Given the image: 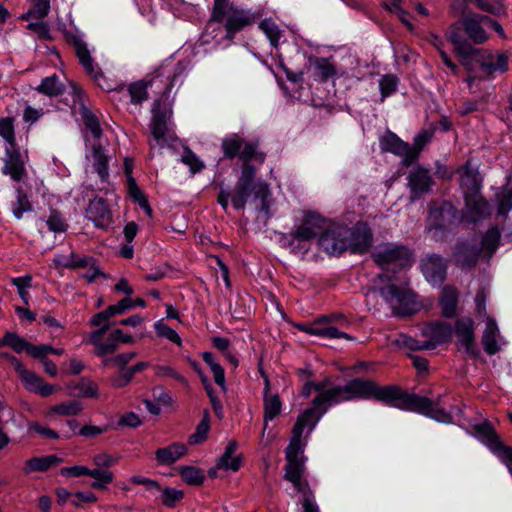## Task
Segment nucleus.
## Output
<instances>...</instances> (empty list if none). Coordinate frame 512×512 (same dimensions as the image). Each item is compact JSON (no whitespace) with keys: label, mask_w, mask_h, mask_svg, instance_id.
I'll return each mask as SVG.
<instances>
[{"label":"nucleus","mask_w":512,"mask_h":512,"mask_svg":"<svg viewBox=\"0 0 512 512\" xmlns=\"http://www.w3.org/2000/svg\"><path fill=\"white\" fill-rule=\"evenodd\" d=\"M20 379L24 386L32 392H35L38 388V386L41 384V381L43 380L41 377L37 376L35 373L27 370L20 376Z\"/></svg>","instance_id":"69168bd1"},{"label":"nucleus","mask_w":512,"mask_h":512,"mask_svg":"<svg viewBox=\"0 0 512 512\" xmlns=\"http://www.w3.org/2000/svg\"><path fill=\"white\" fill-rule=\"evenodd\" d=\"M330 384V378H325L320 382H314L313 389L318 392L317 396L312 400V405L316 407L327 406L332 403L339 402V396H329L330 391H333L335 387L326 389Z\"/></svg>","instance_id":"2f4dec72"},{"label":"nucleus","mask_w":512,"mask_h":512,"mask_svg":"<svg viewBox=\"0 0 512 512\" xmlns=\"http://www.w3.org/2000/svg\"><path fill=\"white\" fill-rule=\"evenodd\" d=\"M128 92L133 104H141L148 98L147 85L143 81L130 84Z\"/></svg>","instance_id":"3c124183"},{"label":"nucleus","mask_w":512,"mask_h":512,"mask_svg":"<svg viewBox=\"0 0 512 512\" xmlns=\"http://www.w3.org/2000/svg\"><path fill=\"white\" fill-rule=\"evenodd\" d=\"M259 27L266 34L271 45L277 47L281 37L278 25L270 19H264L260 22Z\"/></svg>","instance_id":"8fccbe9b"},{"label":"nucleus","mask_w":512,"mask_h":512,"mask_svg":"<svg viewBox=\"0 0 512 512\" xmlns=\"http://www.w3.org/2000/svg\"><path fill=\"white\" fill-rule=\"evenodd\" d=\"M458 172L460 174L459 185L464 198L481 193L482 177L477 170L471 167L470 162H466Z\"/></svg>","instance_id":"5701e85b"},{"label":"nucleus","mask_w":512,"mask_h":512,"mask_svg":"<svg viewBox=\"0 0 512 512\" xmlns=\"http://www.w3.org/2000/svg\"><path fill=\"white\" fill-rule=\"evenodd\" d=\"M221 148L225 159H233L238 156L243 164H249L252 159L259 162L264 161V154L257 151L256 144L246 142L238 134H232L222 140Z\"/></svg>","instance_id":"39448f33"},{"label":"nucleus","mask_w":512,"mask_h":512,"mask_svg":"<svg viewBox=\"0 0 512 512\" xmlns=\"http://www.w3.org/2000/svg\"><path fill=\"white\" fill-rule=\"evenodd\" d=\"M2 173L8 175L16 182L22 181L26 176V168L22 156L15 149H6Z\"/></svg>","instance_id":"393cba45"},{"label":"nucleus","mask_w":512,"mask_h":512,"mask_svg":"<svg viewBox=\"0 0 512 512\" xmlns=\"http://www.w3.org/2000/svg\"><path fill=\"white\" fill-rule=\"evenodd\" d=\"M500 241V232L497 227L489 229L483 236L481 242V250H483L488 257L496 251Z\"/></svg>","instance_id":"c03bdc74"},{"label":"nucleus","mask_w":512,"mask_h":512,"mask_svg":"<svg viewBox=\"0 0 512 512\" xmlns=\"http://www.w3.org/2000/svg\"><path fill=\"white\" fill-rule=\"evenodd\" d=\"M434 135V129H426L419 132L413 141V145H410L411 154L409 155L410 161H416L419 157L420 152L428 144Z\"/></svg>","instance_id":"ea45409f"},{"label":"nucleus","mask_w":512,"mask_h":512,"mask_svg":"<svg viewBox=\"0 0 512 512\" xmlns=\"http://www.w3.org/2000/svg\"><path fill=\"white\" fill-rule=\"evenodd\" d=\"M29 345V342L13 332H6L3 338L0 340V346H8L16 353H21L23 351L27 352Z\"/></svg>","instance_id":"37998d69"},{"label":"nucleus","mask_w":512,"mask_h":512,"mask_svg":"<svg viewBox=\"0 0 512 512\" xmlns=\"http://www.w3.org/2000/svg\"><path fill=\"white\" fill-rule=\"evenodd\" d=\"M62 462V459L56 455H47L43 457H33L28 459L23 467L25 474L32 472H45L53 466Z\"/></svg>","instance_id":"c756f323"},{"label":"nucleus","mask_w":512,"mask_h":512,"mask_svg":"<svg viewBox=\"0 0 512 512\" xmlns=\"http://www.w3.org/2000/svg\"><path fill=\"white\" fill-rule=\"evenodd\" d=\"M110 317L106 310L96 313L90 320L91 326H98V329H104V334L110 328Z\"/></svg>","instance_id":"774afa93"},{"label":"nucleus","mask_w":512,"mask_h":512,"mask_svg":"<svg viewBox=\"0 0 512 512\" xmlns=\"http://www.w3.org/2000/svg\"><path fill=\"white\" fill-rule=\"evenodd\" d=\"M486 19H488V16L472 12L465 15L462 19L465 33L475 44H483L488 39L486 31L481 26L482 23H486Z\"/></svg>","instance_id":"b1692460"},{"label":"nucleus","mask_w":512,"mask_h":512,"mask_svg":"<svg viewBox=\"0 0 512 512\" xmlns=\"http://www.w3.org/2000/svg\"><path fill=\"white\" fill-rule=\"evenodd\" d=\"M171 115V110H161L160 102L155 101L152 109V119L149 124L153 142L149 141L151 148L155 146L163 147L167 143L168 126L167 120Z\"/></svg>","instance_id":"9d476101"},{"label":"nucleus","mask_w":512,"mask_h":512,"mask_svg":"<svg viewBox=\"0 0 512 512\" xmlns=\"http://www.w3.org/2000/svg\"><path fill=\"white\" fill-rule=\"evenodd\" d=\"M303 471L304 458L286 459L285 479L290 481L297 491L303 492L304 498H311V492L309 490L306 491L307 483L302 481Z\"/></svg>","instance_id":"a878e982"},{"label":"nucleus","mask_w":512,"mask_h":512,"mask_svg":"<svg viewBox=\"0 0 512 512\" xmlns=\"http://www.w3.org/2000/svg\"><path fill=\"white\" fill-rule=\"evenodd\" d=\"M48 228L53 232H65L67 230V223L64 221L62 215L57 210H51L50 215L46 221Z\"/></svg>","instance_id":"bf43d9fd"},{"label":"nucleus","mask_w":512,"mask_h":512,"mask_svg":"<svg viewBox=\"0 0 512 512\" xmlns=\"http://www.w3.org/2000/svg\"><path fill=\"white\" fill-rule=\"evenodd\" d=\"M224 21L226 38L232 39L237 32L253 24L255 17L244 10L234 7L230 1L216 0L205 32L207 33L214 23L221 24Z\"/></svg>","instance_id":"7ed1b4c3"},{"label":"nucleus","mask_w":512,"mask_h":512,"mask_svg":"<svg viewBox=\"0 0 512 512\" xmlns=\"http://www.w3.org/2000/svg\"><path fill=\"white\" fill-rule=\"evenodd\" d=\"M154 328L156 330V333L159 337H164L171 342L177 344L178 346L181 345L182 341L180 336L176 333V331L172 328H170L168 325H166L163 320H160L155 323Z\"/></svg>","instance_id":"4d7b16f0"},{"label":"nucleus","mask_w":512,"mask_h":512,"mask_svg":"<svg viewBox=\"0 0 512 512\" xmlns=\"http://www.w3.org/2000/svg\"><path fill=\"white\" fill-rule=\"evenodd\" d=\"M347 239V250L352 253H365L372 244V232L368 225L364 222H357L352 228L348 227V233L345 234Z\"/></svg>","instance_id":"ddd939ff"},{"label":"nucleus","mask_w":512,"mask_h":512,"mask_svg":"<svg viewBox=\"0 0 512 512\" xmlns=\"http://www.w3.org/2000/svg\"><path fill=\"white\" fill-rule=\"evenodd\" d=\"M380 147L384 152H390L402 157V165L409 167L413 161L409 160L411 154L410 144L402 141L395 133L388 131L380 139Z\"/></svg>","instance_id":"4be33fe9"},{"label":"nucleus","mask_w":512,"mask_h":512,"mask_svg":"<svg viewBox=\"0 0 512 512\" xmlns=\"http://www.w3.org/2000/svg\"><path fill=\"white\" fill-rule=\"evenodd\" d=\"M379 293L391 306L394 315H411L418 310L415 294L406 288L390 284L380 288Z\"/></svg>","instance_id":"20e7f679"},{"label":"nucleus","mask_w":512,"mask_h":512,"mask_svg":"<svg viewBox=\"0 0 512 512\" xmlns=\"http://www.w3.org/2000/svg\"><path fill=\"white\" fill-rule=\"evenodd\" d=\"M133 377L134 375L129 368L120 369V372L111 378V385L115 388L125 387Z\"/></svg>","instance_id":"e2e57ef3"},{"label":"nucleus","mask_w":512,"mask_h":512,"mask_svg":"<svg viewBox=\"0 0 512 512\" xmlns=\"http://www.w3.org/2000/svg\"><path fill=\"white\" fill-rule=\"evenodd\" d=\"M210 430V416L208 410L204 411L202 420L198 423L196 430L188 438L190 445H196L204 442L207 439Z\"/></svg>","instance_id":"79ce46f5"},{"label":"nucleus","mask_w":512,"mask_h":512,"mask_svg":"<svg viewBox=\"0 0 512 512\" xmlns=\"http://www.w3.org/2000/svg\"><path fill=\"white\" fill-rule=\"evenodd\" d=\"M187 453V447L183 443L174 442L171 445L159 448L155 452L156 460L161 465H171Z\"/></svg>","instance_id":"cd10ccee"},{"label":"nucleus","mask_w":512,"mask_h":512,"mask_svg":"<svg viewBox=\"0 0 512 512\" xmlns=\"http://www.w3.org/2000/svg\"><path fill=\"white\" fill-rule=\"evenodd\" d=\"M255 168L250 164H243L241 174L234 186L232 192L221 189L217 195V202L224 211L228 209V201L231 199L233 207L237 210H243L250 195L254 196V201L259 200V210L270 217L268 196L270 194L269 186L262 181H255Z\"/></svg>","instance_id":"f03ea898"},{"label":"nucleus","mask_w":512,"mask_h":512,"mask_svg":"<svg viewBox=\"0 0 512 512\" xmlns=\"http://www.w3.org/2000/svg\"><path fill=\"white\" fill-rule=\"evenodd\" d=\"M83 406L79 401L71 400L54 405L51 408V413L63 415V416H75L81 413Z\"/></svg>","instance_id":"de8ad7c7"},{"label":"nucleus","mask_w":512,"mask_h":512,"mask_svg":"<svg viewBox=\"0 0 512 512\" xmlns=\"http://www.w3.org/2000/svg\"><path fill=\"white\" fill-rule=\"evenodd\" d=\"M326 225L325 219L314 214H308L302 223L292 232V236L299 241H308L324 231Z\"/></svg>","instance_id":"412c9836"},{"label":"nucleus","mask_w":512,"mask_h":512,"mask_svg":"<svg viewBox=\"0 0 512 512\" xmlns=\"http://www.w3.org/2000/svg\"><path fill=\"white\" fill-rule=\"evenodd\" d=\"M463 29L462 20L451 24L446 32L447 39L453 44L454 51L468 48L470 44L461 34Z\"/></svg>","instance_id":"58836bf2"},{"label":"nucleus","mask_w":512,"mask_h":512,"mask_svg":"<svg viewBox=\"0 0 512 512\" xmlns=\"http://www.w3.org/2000/svg\"><path fill=\"white\" fill-rule=\"evenodd\" d=\"M458 303V292L450 286H444L439 298V304L442 309V315L446 318H452L456 315Z\"/></svg>","instance_id":"7c9ffc66"},{"label":"nucleus","mask_w":512,"mask_h":512,"mask_svg":"<svg viewBox=\"0 0 512 512\" xmlns=\"http://www.w3.org/2000/svg\"><path fill=\"white\" fill-rule=\"evenodd\" d=\"M398 77L393 74L384 75L379 81V87L381 91V100L383 101L386 97L393 94L398 85Z\"/></svg>","instance_id":"5fc2aeb1"},{"label":"nucleus","mask_w":512,"mask_h":512,"mask_svg":"<svg viewBox=\"0 0 512 512\" xmlns=\"http://www.w3.org/2000/svg\"><path fill=\"white\" fill-rule=\"evenodd\" d=\"M407 180L412 200L418 199L423 194L428 193L434 184L429 170L421 166L411 169Z\"/></svg>","instance_id":"f3484780"},{"label":"nucleus","mask_w":512,"mask_h":512,"mask_svg":"<svg viewBox=\"0 0 512 512\" xmlns=\"http://www.w3.org/2000/svg\"><path fill=\"white\" fill-rule=\"evenodd\" d=\"M36 91L49 97H58L65 91V85L59 80L57 75L46 77L41 84L37 86Z\"/></svg>","instance_id":"4c0bfd02"},{"label":"nucleus","mask_w":512,"mask_h":512,"mask_svg":"<svg viewBox=\"0 0 512 512\" xmlns=\"http://www.w3.org/2000/svg\"><path fill=\"white\" fill-rule=\"evenodd\" d=\"M460 59L461 64L469 71L474 72L478 69L479 64L477 59L484 58V54H487L486 50L475 49L471 44L466 49H459L455 51Z\"/></svg>","instance_id":"473e14b6"},{"label":"nucleus","mask_w":512,"mask_h":512,"mask_svg":"<svg viewBox=\"0 0 512 512\" xmlns=\"http://www.w3.org/2000/svg\"><path fill=\"white\" fill-rule=\"evenodd\" d=\"M93 167L98 173L102 181H106L109 176L108 172V157L104 154L101 142L91 143Z\"/></svg>","instance_id":"f704fd0d"},{"label":"nucleus","mask_w":512,"mask_h":512,"mask_svg":"<svg viewBox=\"0 0 512 512\" xmlns=\"http://www.w3.org/2000/svg\"><path fill=\"white\" fill-rule=\"evenodd\" d=\"M79 391V395L87 398L98 397V387L96 383L88 378H81L74 386Z\"/></svg>","instance_id":"864d4df0"},{"label":"nucleus","mask_w":512,"mask_h":512,"mask_svg":"<svg viewBox=\"0 0 512 512\" xmlns=\"http://www.w3.org/2000/svg\"><path fill=\"white\" fill-rule=\"evenodd\" d=\"M422 335L427 338L428 345L426 347L435 349L437 346L450 341L452 328L449 323L436 321L426 324L422 328Z\"/></svg>","instance_id":"6ab92c4d"},{"label":"nucleus","mask_w":512,"mask_h":512,"mask_svg":"<svg viewBox=\"0 0 512 512\" xmlns=\"http://www.w3.org/2000/svg\"><path fill=\"white\" fill-rule=\"evenodd\" d=\"M65 40L73 48L75 56L85 72L93 78H97L100 74L99 68L94 64L90 50L84 39L79 34L66 32Z\"/></svg>","instance_id":"1a4fd4ad"},{"label":"nucleus","mask_w":512,"mask_h":512,"mask_svg":"<svg viewBox=\"0 0 512 512\" xmlns=\"http://www.w3.org/2000/svg\"><path fill=\"white\" fill-rule=\"evenodd\" d=\"M309 62L314 78L320 82H326L336 74V68L328 58L310 57Z\"/></svg>","instance_id":"c85d7f7f"},{"label":"nucleus","mask_w":512,"mask_h":512,"mask_svg":"<svg viewBox=\"0 0 512 512\" xmlns=\"http://www.w3.org/2000/svg\"><path fill=\"white\" fill-rule=\"evenodd\" d=\"M50 10L49 0H34L33 8L27 12L31 18L43 19L45 18Z\"/></svg>","instance_id":"052dcab7"},{"label":"nucleus","mask_w":512,"mask_h":512,"mask_svg":"<svg viewBox=\"0 0 512 512\" xmlns=\"http://www.w3.org/2000/svg\"><path fill=\"white\" fill-rule=\"evenodd\" d=\"M455 335L457 337V345L464 348L465 352L472 357L479 355V350L475 345L474 321L469 317L457 319L455 323Z\"/></svg>","instance_id":"2eb2a0df"},{"label":"nucleus","mask_w":512,"mask_h":512,"mask_svg":"<svg viewBox=\"0 0 512 512\" xmlns=\"http://www.w3.org/2000/svg\"><path fill=\"white\" fill-rule=\"evenodd\" d=\"M238 448L236 440H230L225 448V451L218 462V467L229 469L232 471H238L241 466V455L233 457V454Z\"/></svg>","instance_id":"e433bc0d"},{"label":"nucleus","mask_w":512,"mask_h":512,"mask_svg":"<svg viewBox=\"0 0 512 512\" xmlns=\"http://www.w3.org/2000/svg\"><path fill=\"white\" fill-rule=\"evenodd\" d=\"M301 434H292L289 445L286 448V459L304 458Z\"/></svg>","instance_id":"6e6d98bb"},{"label":"nucleus","mask_w":512,"mask_h":512,"mask_svg":"<svg viewBox=\"0 0 512 512\" xmlns=\"http://www.w3.org/2000/svg\"><path fill=\"white\" fill-rule=\"evenodd\" d=\"M329 396H339V402L352 398H374L389 406L417 412L438 422H452V415L438 406L440 396L434 403L428 397L408 393L397 385L378 386L371 380L356 378L343 386H335Z\"/></svg>","instance_id":"f257e3e1"},{"label":"nucleus","mask_w":512,"mask_h":512,"mask_svg":"<svg viewBox=\"0 0 512 512\" xmlns=\"http://www.w3.org/2000/svg\"><path fill=\"white\" fill-rule=\"evenodd\" d=\"M474 2L480 10L493 15H500L504 11L503 5L499 0H494L491 3L486 0H474Z\"/></svg>","instance_id":"680f3d73"},{"label":"nucleus","mask_w":512,"mask_h":512,"mask_svg":"<svg viewBox=\"0 0 512 512\" xmlns=\"http://www.w3.org/2000/svg\"><path fill=\"white\" fill-rule=\"evenodd\" d=\"M32 205L28 200L27 195L23 192L22 188L17 189V201L13 207V214L17 219L23 216L24 212L30 211Z\"/></svg>","instance_id":"13d9d810"},{"label":"nucleus","mask_w":512,"mask_h":512,"mask_svg":"<svg viewBox=\"0 0 512 512\" xmlns=\"http://www.w3.org/2000/svg\"><path fill=\"white\" fill-rule=\"evenodd\" d=\"M179 473L189 485H201L205 480L204 472L194 466H183L179 469Z\"/></svg>","instance_id":"49530a36"},{"label":"nucleus","mask_w":512,"mask_h":512,"mask_svg":"<svg viewBox=\"0 0 512 512\" xmlns=\"http://www.w3.org/2000/svg\"><path fill=\"white\" fill-rule=\"evenodd\" d=\"M0 136L14 148L16 145L15 130H14V119L11 117H5L0 119Z\"/></svg>","instance_id":"09e8293b"},{"label":"nucleus","mask_w":512,"mask_h":512,"mask_svg":"<svg viewBox=\"0 0 512 512\" xmlns=\"http://www.w3.org/2000/svg\"><path fill=\"white\" fill-rule=\"evenodd\" d=\"M457 218L456 208L447 201L431 202L428 213V220L434 229H447Z\"/></svg>","instance_id":"f8f14e48"},{"label":"nucleus","mask_w":512,"mask_h":512,"mask_svg":"<svg viewBox=\"0 0 512 512\" xmlns=\"http://www.w3.org/2000/svg\"><path fill=\"white\" fill-rule=\"evenodd\" d=\"M492 211V205L482 193L464 198L463 217L470 223H478L487 219L491 216Z\"/></svg>","instance_id":"9b49d317"},{"label":"nucleus","mask_w":512,"mask_h":512,"mask_svg":"<svg viewBox=\"0 0 512 512\" xmlns=\"http://www.w3.org/2000/svg\"><path fill=\"white\" fill-rule=\"evenodd\" d=\"M155 374L159 377H171L181 383H187L186 379L172 367L166 365H157L154 367Z\"/></svg>","instance_id":"0e129e2a"},{"label":"nucleus","mask_w":512,"mask_h":512,"mask_svg":"<svg viewBox=\"0 0 512 512\" xmlns=\"http://www.w3.org/2000/svg\"><path fill=\"white\" fill-rule=\"evenodd\" d=\"M348 233L347 226H336L327 228L320 234L318 239L319 247L330 255H339L347 250V239L345 234Z\"/></svg>","instance_id":"6e6552de"},{"label":"nucleus","mask_w":512,"mask_h":512,"mask_svg":"<svg viewBox=\"0 0 512 512\" xmlns=\"http://www.w3.org/2000/svg\"><path fill=\"white\" fill-rule=\"evenodd\" d=\"M86 217L98 228H107L112 224L111 210L103 198L95 197L89 201Z\"/></svg>","instance_id":"aec40b11"},{"label":"nucleus","mask_w":512,"mask_h":512,"mask_svg":"<svg viewBox=\"0 0 512 512\" xmlns=\"http://www.w3.org/2000/svg\"><path fill=\"white\" fill-rule=\"evenodd\" d=\"M88 476L94 478L91 487L95 489H104L114 479V474L111 471L99 468L89 469Z\"/></svg>","instance_id":"a18cd8bd"},{"label":"nucleus","mask_w":512,"mask_h":512,"mask_svg":"<svg viewBox=\"0 0 512 512\" xmlns=\"http://www.w3.org/2000/svg\"><path fill=\"white\" fill-rule=\"evenodd\" d=\"M104 329H96L91 332L86 343L94 346L96 356H105L114 354L121 343H132L133 337L126 335L121 329L113 330L106 341H103Z\"/></svg>","instance_id":"0eeeda50"},{"label":"nucleus","mask_w":512,"mask_h":512,"mask_svg":"<svg viewBox=\"0 0 512 512\" xmlns=\"http://www.w3.org/2000/svg\"><path fill=\"white\" fill-rule=\"evenodd\" d=\"M263 408H264V429L267 427L268 421L274 420L280 413L282 408V402L278 394H265L263 397Z\"/></svg>","instance_id":"c9c22d12"},{"label":"nucleus","mask_w":512,"mask_h":512,"mask_svg":"<svg viewBox=\"0 0 512 512\" xmlns=\"http://www.w3.org/2000/svg\"><path fill=\"white\" fill-rule=\"evenodd\" d=\"M142 424V421L141 419L139 418V416L134 413V412H128V413H125L124 415H122L118 422H117V425L118 426H122V427H130V428H137L138 426H140Z\"/></svg>","instance_id":"338daca9"},{"label":"nucleus","mask_w":512,"mask_h":512,"mask_svg":"<svg viewBox=\"0 0 512 512\" xmlns=\"http://www.w3.org/2000/svg\"><path fill=\"white\" fill-rule=\"evenodd\" d=\"M421 271L427 281L441 285L447 273V261L438 254H428L421 260Z\"/></svg>","instance_id":"4468645a"},{"label":"nucleus","mask_w":512,"mask_h":512,"mask_svg":"<svg viewBox=\"0 0 512 512\" xmlns=\"http://www.w3.org/2000/svg\"><path fill=\"white\" fill-rule=\"evenodd\" d=\"M480 253V249L475 241L460 240L457 242L453 252L455 264L462 269L473 268Z\"/></svg>","instance_id":"a211bd4d"},{"label":"nucleus","mask_w":512,"mask_h":512,"mask_svg":"<svg viewBox=\"0 0 512 512\" xmlns=\"http://www.w3.org/2000/svg\"><path fill=\"white\" fill-rule=\"evenodd\" d=\"M473 431L474 435L485 443L490 450L500 458L505 454V449L511 448L510 446L504 445L492 424L487 420L473 425Z\"/></svg>","instance_id":"dca6fc26"},{"label":"nucleus","mask_w":512,"mask_h":512,"mask_svg":"<svg viewBox=\"0 0 512 512\" xmlns=\"http://www.w3.org/2000/svg\"><path fill=\"white\" fill-rule=\"evenodd\" d=\"M497 334H498V326L493 318L488 317L486 322V328L482 335V345L484 351L493 355L499 351V346L497 344Z\"/></svg>","instance_id":"72a5a7b5"},{"label":"nucleus","mask_w":512,"mask_h":512,"mask_svg":"<svg viewBox=\"0 0 512 512\" xmlns=\"http://www.w3.org/2000/svg\"><path fill=\"white\" fill-rule=\"evenodd\" d=\"M83 121L86 130L91 133V137L86 136L87 142H101V136L103 134L102 128L98 118L91 112H85L83 114Z\"/></svg>","instance_id":"a19ab883"},{"label":"nucleus","mask_w":512,"mask_h":512,"mask_svg":"<svg viewBox=\"0 0 512 512\" xmlns=\"http://www.w3.org/2000/svg\"><path fill=\"white\" fill-rule=\"evenodd\" d=\"M161 501L162 504L168 508H174L176 503L181 501L184 497L182 490L166 487L161 489Z\"/></svg>","instance_id":"603ef678"},{"label":"nucleus","mask_w":512,"mask_h":512,"mask_svg":"<svg viewBox=\"0 0 512 512\" xmlns=\"http://www.w3.org/2000/svg\"><path fill=\"white\" fill-rule=\"evenodd\" d=\"M327 406L316 407L312 406L305 409L296 420V423L293 426L292 434H303L305 428H309L311 431L320 418L327 412Z\"/></svg>","instance_id":"bb28decb"},{"label":"nucleus","mask_w":512,"mask_h":512,"mask_svg":"<svg viewBox=\"0 0 512 512\" xmlns=\"http://www.w3.org/2000/svg\"><path fill=\"white\" fill-rule=\"evenodd\" d=\"M372 257L374 262L384 269L390 265L406 267L412 263V252L406 246L394 243L379 245L372 253Z\"/></svg>","instance_id":"423d86ee"}]
</instances>
